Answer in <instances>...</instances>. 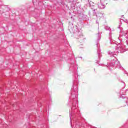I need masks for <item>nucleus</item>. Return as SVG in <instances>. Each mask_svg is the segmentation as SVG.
<instances>
[{"label": "nucleus", "mask_w": 128, "mask_h": 128, "mask_svg": "<svg viewBox=\"0 0 128 128\" xmlns=\"http://www.w3.org/2000/svg\"><path fill=\"white\" fill-rule=\"evenodd\" d=\"M72 128H73L72 127Z\"/></svg>", "instance_id": "nucleus-19"}, {"label": "nucleus", "mask_w": 128, "mask_h": 128, "mask_svg": "<svg viewBox=\"0 0 128 128\" xmlns=\"http://www.w3.org/2000/svg\"><path fill=\"white\" fill-rule=\"evenodd\" d=\"M76 80H78V78H76Z\"/></svg>", "instance_id": "nucleus-17"}, {"label": "nucleus", "mask_w": 128, "mask_h": 128, "mask_svg": "<svg viewBox=\"0 0 128 128\" xmlns=\"http://www.w3.org/2000/svg\"><path fill=\"white\" fill-rule=\"evenodd\" d=\"M78 86H73L71 90V94L69 97L68 106H72L71 110L70 111V118L72 122V114H74V110L76 108L78 104Z\"/></svg>", "instance_id": "nucleus-1"}, {"label": "nucleus", "mask_w": 128, "mask_h": 128, "mask_svg": "<svg viewBox=\"0 0 128 128\" xmlns=\"http://www.w3.org/2000/svg\"><path fill=\"white\" fill-rule=\"evenodd\" d=\"M94 12H96V9L94 8H93Z\"/></svg>", "instance_id": "nucleus-13"}, {"label": "nucleus", "mask_w": 128, "mask_h": 128, "mask_svg": "<svg viewBox=\"0 0 128 128\" xmlns=\"http://www.w3.org/2000/svg\"><path fill=\"white\" fill-rule=\"evenodd\" d=\"M105 28L106 30H110V27L106 26L105 27Z\"/></svg>", "instance_id": "nucleus-10"}, {"label": "nucleus", "mask_w": 128, "mask_h": 128, "mask_svg": "<svg viewBox=\"0 0 128 128\" xmlns=\"http://www.w3.org/2000/svg\"><path fill=\"white\" fill-rule=\"evenodd\" d=\"M122 26V24H119V26H118V28H120V26Z\"/></svg>", "instance_id": "nucleus-12"}, {"label": "nucleus", "mask_w": 128, "mask_h": 128, "mask_svg": "<svg viewBox=\"0 0 128 128\" xmlns=\"http://www.w3.org/2000/svg\"><path fill=\"white\" fill-rule=\"evenodd\" d=\"M78 75L77 74V78H78Z\"/></svg>", "instance_id": "nucleus-15"}, {"label": "nucleus", "mask_w": 128, "mask_h": 128, "mask_svg": "<svg viewBox=\"0 0 128 128\" xmlns=\"http://www.w3.org/2000/svg\"><path fill=\"white\" fill-rule=\"evenodd\" d=\"M72 128H73L72 127Z\"/></svg>", "instance_id": "nucleus-18"}, {"label": "nucleus", "mask_w": 128, "mask_h": 128, "mask_svg": "<svg viewBox=\"0 0 128 128\" xmlns=\"http://www.w3.org/2000/svg\"><path fill=\"white\" fill-rule=\"evenodd\" d=\"M118 60V59H116V58H115V59H113V60H112V62L111 63V64H110V66L113 68L114 66V64L116 63V60Z\"/></svg>", "instance_id": "nucleus-6"}, {"label": "nucleus", "mask_w": 128, "mask_h": 128, "mask_svg": "<svg viewBox=\"0 0 128 128\" xmlns=\"http://www.w3.org/2000/svg\"><path fill=\"white\" fill-rule=\"evenodd\" d=\"M96 24H98V22L96 21Z\"/></svg>", "instance_id": "nucleus-14"}, {"label": "nucleus", "mask_w": 128, "mask_h": 128, "mask_svg": "<svg viewBox=\"0 0 128 128\" xmlns=\"http://www.w3.org/2000/svg\"><path fill=\"white\" fill-rule=\"evenodd\" d=\"M71 126H72V124H71Z\"/></svg>", "instance_id": "nucleus-16"}, {"label": "nucleus", "mask_w": 128, "mask_h": 128, "mask_svg": "<svg viewBox=\"0 0 128 128\" xmlns=\"http://www.w3.org/2000/svg\"><path fill=\"white\" fill-rule=\"evenodd\" d=\"M89 4H90V8H92V4H94V3L92 2H91V3H89Z\"/></svg>", "instance_id": "nucleus-9"}, {"label": "nucleus", "mask_w": 128, "mask_h": 128, "mask_svg": "<svg viewBox=\"0 0 128 128\" xmlns=\"http://www.w3.org/2000/svg\"><path fill=\"white\" fill-rule=\"evenodd\" d=\"M97 36L98 37L97 39L98 42L96 43V46H97V52L98 58H100V56H102V54H100V43H98V42H100V34H97Z\"/></svg>", "instance_id": "nucleus-4"}, {"label": "nucleus", "mask_w": 128, "mask_h": 128, "mask_svg": "<svg viewBox=\"0 0 128 128\" xmlns=\"http://www.w3.org/2000/svg\"><path fill=\"white\" fill-rule=\"evenodd\" d=\"M104 0H100V2H98V8L101 10H104L106 8V5L104 4Z\"/></svg>", "instance_id": "nucleus-5"}, {"label": "nucleus", "mask_w": 128, "mask_h": 128, "mask_svg": "<svg viewBox=\"0 0 128 128\" xmlns=\"http://www.w3.org/2000/svg\"><path fill=\"white\" fill-rule=\"evenodd\" d=\"M118 64L117 66V68H122V66L120 62H118Z\"/></svg>", "instance_id": "nucleus-8"}, {"label": "nucleus", "mask_w": 128, "mask_h": 128, "mask_svg": "<svg viewBox=\"0 0 128 128\" xmlns=\"http://www.w3.org/2000/svg\"><path fill=\"white\" fill-rule=\"evenodd\" d=\"M94 14H95L96 16H97V17H100V18H102V14L96 13V12H94Z\"/></svg>", "instance_id": "nucleus-7"}, {"label": "nucleus", "mask_w": 128, "mask_h": 128, "mask_svg": "<svg viewBox=\"0 0 128 128\" xmlns=\"http://www.w3.org/2000/svg\"><path fill=\"white\" fill-rule=\"evenodd\" d=\"M126 52V46L124 45H118L116 49V51L114 52H112L111 51H108V54H110L111 56H113V58H116V54H118V52Z\"/></svg>", "instance_id": "nucleus-3"}, {"label": "nucleus", "mask_w": 128, "mask_h": 128, "mask_svg": "<svg viewBox=\"0 0 128 128\" xmlns=\"http://www.w3.org/2000/svg\"><path fill=\"white\" fill-rule=\"evenodd\" d=\"M74 36L78 40V42H80V44L84 42L86 38H84L82 32V30L78 28V26H76V30H74Z\"/></svg>", "instance_id": "nucleus-2"}, {"label": "nucleus", "mask_w": 128, "mask_h": 128, "mask_svg": "<svg viewBox=\"0 0 128 128\" xmlns=\"http://www.w3.org/2000/svg\"><path fill=\"white\" fill-rule=\"evenodd\" d=\"M75 126L76 128H78V126H78V124H76V123Z\"/></svg>", "instance_id": "nucleus-11"}]
</instances>
